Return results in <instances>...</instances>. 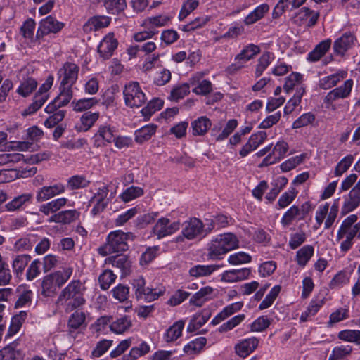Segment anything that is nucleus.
Masks as SVG:
<instances>
[{"label": "nucleus", "instance_id": "nucleus-1", "mask_svg": "<svg viewBox=\"0 0 360 360\" xmlns=\"http://www.w3.org/2000/svg\"><path fill=\"white\" fill-rule=\"evenodd\" d=\"M85 290L84 285L79 280H73L62 290L56 303L63 304L65 302V311L71 312L85 304Z\"/></svg>", "mask_w": 360, "mask_h": 360}, {"label": "nucleus", "instance_id": "nucleus-2", "mask_svg": "<svg viewBox=\"0 0 360 360\" xmlns=\"http://www.w3.org/2000/svg\"><path fill=\"white\" fill-rule=\"evenodd\" d=\"M237 236L230 232L219 234L213 237L208 244L207 257L211 259H219L221 256L238 248Z\"/></svg>", "mask_w": 360, "mask_h": 360}, {"label": "nucleus", "instance_id": "nucleus-3", "mask_svg": "<svg viewBox=\"0 0 360 360\" xmlns=\"http://www.w3.org/2000/svg\"><path fill=\"white\" fill-rule=\"evenodd\" d=\"M133 238L134 235L131 232L125 233L120 230L111 231L108 233L105 244L98 248V252L102 256H107L125 252L129 249L127 240Z\"/></svg>", "mask_w": 360, "mask_h": 360}, {"label": "nucleus", "instance_id": "nucleus-4", "mask_svg": "<svg viewBox=\"0 0 360 360\" xmlns=\"http://www.w3.org/2000/svg\"><path fill=\"white\" fill-rule=\"evenodd\" d=\"M73 269L66 267L56 271L43 278L41 282V295L45 297H53L58 288L62 287L71 277Z\"/></svg>", "mask_w": 360, "mask_h": 360}, {"label": "nucleus", "instance_id": "nucleus-5", "mask_svg": "<svg viewBox=\"0 0 360 360\" xmlns=\"http://www.w3.org/2000/svg\"><path fill=\"white\" fill-rule=\"evenodd\" d=\"M123 94L125 104L129 108H139L146 101V95L137 82L126 84Z\"/></svg>", "mask_w": 360, "mask_h": 360}, {"label": "nucleus", "instance_id": "nucleus-6", "mask_svg": "<svg viewBox=\"0 0 360 360\" xmlns=\"http://www.w3.org/2000/svg\"><path fill=\"white\" fill-rule=\"evenodd\" d=\"M131 285L137 300L150 302L158 299L162 295L161 292H153V289L146 287V280L141 276L134 278L131 282Z\"/></svg>", "mask_w": 360, "mask_h": 360}, {"label": "nucleus", "instance_id": "nucleus-7", "mask_svg": "<svg viewBox=\"0 0 360 360\" xmlns=\"http://www.w3.org/2000/svg\"><path fill=\"white\" fill-rule=\"evenodd\" d=\"M73 97L72 86L60 84L59 94L46 108L47 113L53 112L60 108L66 106Z\"/></svg>", "mask_w": 360, "mask_h": 360}, {"label": "nucleus", "instance_id": "nucleus-8", "mask_svg": "<svg viewBox=\"0 0 360 360\" xmlns=\"http://www.w3.org/2000/svg\"><path fill=\"white\" fill-rule=\"evenodd\" d=\"M181 234L185 238L192 240H202L204 238L202 233V221L197 217H191L183 224Z\"/></svg>", "mask_w": 360, "mask_h": 360}, {"label": "nucleus", "instance_id": "nucleus-9", "mask_svg": "<svg viewBox=\"0 0 360 360\" xmlns=\"http://www.w3.org/2000/svg\"><path fill=\"white\" fill-rule=\"evenodd\" d=\"M64 27V23L59 22L52 15H49L39 22L36 39L39 41L50 33H57Z\"/></svg>", "mask_w": 360, "mask_h": 360}, {"label": "nucleus", "instance_id": "nucleus-10", "mask_svg": "<svg viewBox=\"0 0 360 360\" xmlns=\"http://www.w3.org/2000/svg\"><path fill=\"white\" fill-rule=\"evenodd\" d=\"M79 67L75 63L66 62L58 71V75L60 79V84L73 86L77 79Z\"/></svg>", "mask_w": 360, "mask_h": 360}, {"label": "nucleus", "instance_id": "nucleus-11", "mask_svg": "<svg viewBox=\"0 0 360 360\" xmlns=\"http://www.w3.org/2000/svg\"><path fill=\"white\" fill-rule=\"evenodd\" d=\"M180 228L179 221L171 222L165 217L160 218L153 229V232L158 239L170 236L178 231Z\"/></svg>", "mask_w": 360, "mask_h": 360}, {"label": "nucleus", "instance_id": "nucleus-12", "mask_svg": "<svg viewBox=\"0 0 360 360\" xmlns=\"http://www.w3.org/2000/svg\"><path fill=\"white\" fill-rule=\"evenodd\" d=\"M356 41L355 35L351 32H346L336 39L333 45L334 53L338 56H345L346 52L351 49Z\"/></svg>", "mask_w": 360, "mask_h": 360}, {"label": "nucleus", "instance_id": "nucleus-13", "mask_svg": "<svg viewBox=\"0 0 360 360\" xmlns=\"http://www.w3.org/2000/svg\"><path fill=\"white\" fill-rule=\"evenodd\" d=\"M354 82L352 79H347L344 84L329 91L324 97V103L330 105L338 99L347 98L352 91Z\"/></svg>", "mask_w": 360, "mask_h": 360}, {"label": "nucleus", "instance_id": "nucleus-14", "mask_svg": "<svg viewBox=\"0 0 360 360\" xmlns=\"http://www.w3.org/2000/svg\"><path fill=\"white\" fill-rule=\"evenodd\" d=\"M289 148L285 141H279L274 147L272 153L266 156L262 161L259 167H267L279 162L284 158Z\"/></svg>", "mask_w": 360, "mask_h": 360}, {"label": "nucleus", "instance_id": "nucleus-15", "mask_svg": "<svg viewBox=\"0 0 360 360\" xmlns=\"http://www.w3.org/2000/svg\"><path fill=\"white\" fill-rule=\"evenodd\" d=\"M109 189L107 186H103L98 188L97 192L91 198V202H95L91 210V214L94 216L102 212L108 206L110 200L107 198Z\"/></svg>", "mask_w": 360, "mask_h": 360}, {"label": "nucleus", "instance_id": "nucleus-16", "mask_svg": "<svg viewBox=\"0 0 360 360\" xmlns=\"http://www.w3.org/2000/svg\"><path fill=\"white\" fill-rule=\"evenodd\" d=\"M118 41L112 32L106 34L98 46V52L103 59L110 58L117 48Z\"/></svg>", "mask_w": 360, "mask_h": 360}, {"label": "nucleus", "instance_id": "nucleus-17", "mask_svg": "<svg viewBox=\"0 0 360 360\" xmlns=\"http://www.w3.org/2000/svg\"><path fill=\"white\" fill-rule=\"evenodd\" d=\"M34 200V195L31 193L18 194L5 205L6 210L8 212L24 210L30 205Z\"/></svg>", "mask_w": 360, "mask_h": 360}, {"label": "nucleus", "instance_id": "nucleus-18", "mask_svg": "<svg viewBox=\"0 0 360 360\" xmlns=\"http://www.w3.org/2000/svg\"><path fill=\"white\" fill-rule=\"evenodd\" d=\"M25 352L17 340L7 345L0 350V360H23Z\"/></svg>", "mask_w": 360, "mask_h": 360}, {"label": "nucleus", "instance_id": "nucleus-19", "mask_svg": "<svg viewBox=\"0 0 360 360\" xmlns=\"http://www.w3.org/2000/svg\"><path fill=\"white\" fill-rule=\"evenodd\" d=\"M259 345V339L255 337L240 340L234 347L235 352L240 357L245 358L253 352Z\"/></svg>", "mask_w": 360, "mask_h": 360}, {"label": "nucleus", "instance_id": "nucleus-20", "mask_svg": "<svg viewBox=\"0 0 360 360\" xmlns=\"http://www.w3.org/2000/svg\"><path fill=\"white\" fill-rule=\"evenodd\" d=\"M65 190V186L62 184L44 186L37 191L36 200L37 202L46 201L59 194L63 193Z\"/></svg>", "mask_w": 360, "mask_h": 360}, {"label": "nucleus", "instance_id": "nucleus-21", "mask_svg": "<svg viewBox=\"0 0 360 360\" xmlns=\"http://www.w3.org/2000/svg\"><path fill=\"white\" fill-rule=\"evenodd\" d=\"M266 133L263 131L252 134L248 142L243 146L239 151L241 157L247 156L250 153L256 150L266 139Z\"/></svg>", "mask_w": 360, "mask_h": 360}, {"label": "nucleus", "instance_id": "nucleus-22", "mask_svg": "<svg viewBox=\"0 0 360 360\" xmlns=\"http://www.w3.org/2000/svg\"><path fill=\"white\" fill-rule=\"evenodd\" d=\"M111 22V18L105 15H94L90 18L83 25V30L90 33L102 28L107 27Z\"/></svg>", "mask_w": 360, "mask_h": 360}, {"label": "nucleus", "instance_id": "nucleus-23", "mask_svg": "<svg viewBox=\"0 0 360 360\" xmlns=\"http://www.w3.org/2000/svg\"><path fill=\"white\" fill-rule=\"evenodd\" d=\"M105 263L119 268L122 276H126L131 273V262L127 255H117L115 256H110L105 259Z\"/></svg>", "mask_w": 360, "mask_h": 360}, {"label": "nucleus", "instance_id": "nucleus-24", "mask_svg": "<svg viewBox=\"0 0 360 360\" xmlns=\"http://www.w3.org/2000/svg\"><path fill=\"white\" fill-rule=\"evenodd\" d=\"M347 72L345 70H340L337 72L321 78L319 86L324 90L330 89L335 86L341 80L346 78Z\"/></svg>", "mask_w": 360, "mask_h": 360}, {"label": "nucleus", "instance_id": "nucleus-25", "mask_svg": "<svg viewBox=\"0 0 360 360\" xmlns=\"http://www.w3.org/2000/svg\"><path fill=\"white\" fill-rule=\"evenodd\" d=\"M332 44L330 39H325L319 43L314 49L310 51L307 57V61L315 63L319 61L330 49Z\"/></svg>", "mask_w": 360, "mask_h": 360}, {"label": "nucleus", "instance_id": "nucleus-26", "mask_svg": "<svg viewBox=\"0 0 360 360\" xmlns=\"http://www.w3.org/2000/svg\"><path fill=\"white\" fill-rule=\"evenodd\" d=\"M212 126L211 120L206 116H201L191 122L193 136H204Z\"/></svg>", "mask_w": 360, "mask_h": 360}, {"label": "nucleus", "instance_id": "nucleus-27", "mask_svg": "<svg viewBox=\"0 0 360 360\" xmlns=\"http://www.w3.org/2000/svg\"><path fill=\"white\" fill-rule=\"evenodd\" d=\"M79 216V213L76 210H68L59 212L52 215L48 221L49 222L68 224L75 221Z\"/></svg>", "mask_w": 360, "mask_h": 360}, {"label": "nucleus", "instance_id": "nucleus-28", "mask_svg": "<svg viewBox=\"0 0 360 360\" xmlns=\"http://www.w3.org/2000/svg\"><path fill=\"white\" fill-rule=\"evenodd\" d=\"M306 0H279L275 6L273 12V18H278L282 15L285 9L288 8V4H291L290 10L295 9L302 6Z\"/></svg>", "mask_w": 360, "mask_h": 360}, {"label": "nucleus", "instance_id": "nucleus-29", "mask_svg": "<svg viewBox=\"0 0 360 360\" xmlns=\"http://www.w3.org/2000/svg\"><path fill=\"white\" fill-rule=\"evenodd\" d=\"M157 125L149 124L137 129L134 132V140L136 143L141 144L148 141L155 134Z\"/></svg>", "mask_w": 360, "mask_h": 360}, {"label": "nucleus", "instance_id": "nucleus-30", "mask_svg": "<svg viewBox=\"0 0 360 360\" xmlns=\"http://www.w3.org/2000/svg\"><path fill=\"white\" fill-rule=\"evenodd\" d=\"M211 312L209 309H204L201 313L196 314L191 320L188 327V332H194L201 328L210 318Z\"/></svg>", "mask_w": 360, "mask_h": 360}, {"label": "nucleus", "instance_id": "nucleus-31", "mask_svg": "<svg viewBox=\"0 0 360 360\" xmlns=\"http://www.w3.org/2000/svg\"><path fill=\"white\" fill-rule=\"evenodd\" d=\"M269 6L267 4H262L257 6L254 11L250 13L244 19L243 22L246 25H250L264 18L269 11Z\"/></svg>", "mask_w": 360, "mask_h": 360}, {"label": "nucleus", "instance_id": "nucleus-32", "mask_svg": "<svg viewBox=\"0 0 360 360\" xmlns=\"http://www.w3.org/2000/svg\"><path fill=\"white\" fill-rule=\"evenodd\" d=\"M27 316V311H21L18 314L12 317L10 326L5 337L6 339L14 335L19 331Z\"/></svg>", "mask_w": 360, "mask_h": 360}, {"label": "nucleus", "instance_id": "nucleus-33", "mask_svg": "<svg viewBox=\"0 0 360 360\" xmlns=\"http://www.w3.org/2000/svg\"><path fill=\"white\" fill-rule=\"evenodd\" d=\"M219 268V265H195L189 269V274L192 277H202L211 275Z\"/></svg>", "mask_w": 360, "mask_h": 360}, {"label": "nucleus", "instance_id": "nucleus-34", "mask_svg": "<svg viewBox=\"0 0 360 360\" xmlns=\"http://www.w3.org/2000/svg\"><path fill=\"white\" fill-rule=\"evenodd\" d=\"M314 252V248L311 245H304L296 252L295 260L297 264L302 267L307 265Z\"/></svg>", "mask_w": 360, "mask_h": 360}, {"label": "nucleus", "instance_id": "nucleus-35", "mask_svg": "<svg viewBox=\"0 0 360 360\" xmlns=\"http://www.w3.org/2000/svg\"><path fill=\"white\" fill-rule=\"evenodd\" d=\"M214 289L210 286L202 288L200 290L196 292L190 299L189 302L196 307H201L205 301H207L213 292Z\"/></svg>", "mask_w": 360, "mask_h": 360}, {"label": "nucleus", "instance_id": "nucleus-36", "mask_svg": "<svg viewBox=\"0 0 360 360\" xmlns=\"http://www.w3.org/2000/svg\"><path fill=\"white\" fill-rule=\"evenodd\" d=\"M259 52L260 49L258 46L250 44L246 46L240 53L236 56L235 60H238L239 63L243 65L244 63L254 58V56Z\"/></svg>", "mask_w": 360, "mask_h": 360}, {"label": "nucleus", "instance_id": "nucleus-37", "mask_svg": "<svg viewBox=\"0 0 360 360\" xmlns=\"http://www.w3.org/2000/svg\"><path fill=\"white\" fill-rule=\"evenodd\" d=\"M360 205V196L354 193V191H350L348 197L345 198L344 204L341 208V214L346 215L349 212L355 210Z\"/></svg>", "mask_w": 360, "mask_h": 360}, {"label": "nucleus", "instance_id": "nucleus-38", "mask_svg": "<svg viewBox=\"0 0 360 360\" xmlns=\"http://www.w3.org/2000/svg\"><path fill=\"white\" fill-rule=\"evenodd\" d=\"M131 320L128 316H123L112 321L110 325V330L117 333L122 334L131 326Z\"/></svg>", "mask_w": 360, "mask_h": 360}, {"label": "nucleus", "instance_id": "nucleus-39", "mask_svg": "<svg viewBox=\"0 0 360 360\" xmlns=\"http://www.w3.org/2000/svg\"><path fill=\"white\" fill-rule=\"evenodd\" d=\"M323 299H313L311 300L306 311H303L300 317L301 322H306L309 316H314L323 305Z\"/></svg>", "mask_w": 360, "mask_h": 360}, {"label": "nucleus", "instance_id": "nucleus-40", "mask_svg": "<svg viewBox=\"0 0 360 360\" xmlns=\"http://www.w3.org/2000/svg\"><path fill=\"white\" fill-rule=\"evenodd\" d=\"M99 116L100 113L98 112H92L91 111H88L84 112L80 117L81 126L78 131H88L98 120Z\"/></svg>", "mask_w": 360, "mask_h": 360}, {"label": "nucleus", "instance_id": "nucleus-41", "mask_svg": "<svg viewBox=\"0 0 360 360\" xmlns=\"http://www.w3.org/2000/svg\"><path fill=\"white\" fill-rule=\"evenodd\" d=\"M86 314L83 311H75L69 317L68 327L70 332L79 329L85 324Z\"/></svg>", "mask_w": 360, "mask_h": 360}, {"label": "nucleus", "instance_id": "nucleus-42", "mask_svg": "<svg viewBox=\"0 0 360 360\" xmlns=\"http://www.w3.org/2000/svg\"><path fill=\"white\" fill-rule=\"evenodd\" d=\"M98 103V100L95 98H81L77 101L73 100L71 103L72 109L75 112H82L91 108Z\"/></svg>", "mask_w": 360, "mask_h": 360}, {"label": "nucleus", "instance_id": "nucleus-43", "mask_svg": "<svg viewBox=\"0 0 360 360\" xmlns=\"http://www.w3.org/2000/svg\"><path fill=\"white\" fill-rule=\"evenodd\" d=\"M184 327V321L181 320L175 322L171 326L165 334L166 342H169L177 340L181 335Z\"/></svg>", "mask_w": 360, "mask_h": 360}, {"label": "nucleus", "instance_id": "nucleus-44", "mask_svg": "<svg viewBox=\"0 0 360 360\" xmlns=\"http://www.w3.org/2000/svg\"><path fill=\"white\" fill-rule=\"evenodd\" d=\"M150 351V346L146 342H142L138 347H134L131 349L129 354L124 355L123 360H136Z\"/></svg>", "mask_w": 360, "mask_h": 360}, {"label": "nucleus", "instance_id": "nucleus-45", "mask_svg": "<svg viewBox=\"0 0 360 360\" xmlns=\"http://www.w3.org/2000/svg\"><path fill=\"white\" fill-rule=\"evenodd\" d=\"M274 58V54L269 51H266L261 56L258 60V63L255 70L256 77H259L262 75Z\"/></svg>", "mask_w": 360, "mask_h": 360}, {"label": "nucleus", "instance_id": "nucleus-46", "mask_svg": "<svg viewBox=\"0 0 360 360\" xmlns=\"http://www.w3.org/2000/svg\"><path fill=\"white\" fill-rule=\"evenodd\" d=\"M31 259V256L29 255H20L15 257L12 263L13 272L17 276L22 274L25 268Z\"/></svg>", "mask_w": 360, "mask_h": 360}, {"label": "nucleus", "instance_id": "nucleus-47", "mask_svg": "<svg viewBox=\"0 0 360 360\" xmlns=\"http://www.w3.org/2000/svg\"><path fill=\"white\" fill-rule=\"evenodd\" d=\"M164 104V101L160 98H154L146 107L141 109V113L144 117L149 119L156 111L160 110Z\"/></svg>", "mask_w": 360, "mask_h": 360}, {"label": "nucleus", "instance_id": "nucleus-48", "mask_svg": "<svg viewBox=\"0 0 360 360\" xmlns=\"http://www.w3.org/2000/svg\"><path fill=\"white\" fill-rule=\"evenodd\" d=\"M207 340L204 337H200L191 341L184 347V351L187 354L199 353L205 346Z\"/></svg>", "mask_w": 360, "mask_h": 360}, {"label": "nucleus", "instance_id": "nucleus-49", "mask_svg": "<svg viewBox=\"0 0 360 360\" xmlns=\"http://www.w3.org/2000/svg\"><path fill=\"white\" fill-rule=\"evenodd\" d=\"M49 97V95L37 92L33 98V102L25 110L26 114L32 115L36 112L48 100Z\"/></svg>", "mask_w": 360, "mask_h": 360}, {"label": "nucleus", "instance_id": "nucleus-50", "mask_svg": "<svg viewBox=\"0 0 360 360\" xmlns=\"http://www.w3.org/2000/svg\"><path fill=\"white\" fill-rule=\"evenodd\" d=\"M352 352L350 345H340L335 347L328 357V360H345L344 359Z\"/></svg>", "mask_w": 360, "mask_h": 360}, {"label": "nucleus", "instance_id": "nucleus-51", "mask_svg": "<svg viewBox=\"0 0 360 360\" xmlns=\"http://www.w3.org/2000/svg\"><path fill=\"white\" fill-rule=\"evenodd\" d=\"M104 6L111 14H119L127 7L125 0H104Z\"/></svg>", "mask_w": 360, "mask_h": 360}, {"label": "nucleus", "instance_id": "nucleus-52", "mask_svg": "<svg viewBox=\"0 0 360 360\" xmlns=\"http://www.w3.org/2000/svg\"><path fill=\"white\" fill-rule=\"evenodd\" d=\"M338 338L341 340L360 345V330H341L338 333Z\"/></svg>", "mask_w": 360, "mask_h": 360}, {"label": "nucleus", "instance_id": "nucleus-53", "mask_svg": "<svg viewBox=\"0 0 360 360\" xmlns=\"http://www.w3.org/2000/svg\"><path fill=\"white\" fill-rule=\"evenodd\" d=\"M281 287L278 285L274 286L270 292L266 295L265 298L262 301L259 305V309L263 310L269 308L272 305L279 292H281Z\"/></svg>", "mask_w": 360, "mask_h": 360}, {"label": "nucleus", "instance_id": "nucleus-54", "mask_svg": "<svg viewBox=\"0 0 360 360\" xmlns=\"http://www.w3.org/2000/svg\"><path fill=\"white\" fill-rule=\"evenodd\" d=\"M300 214V210L298 206L293 205L283 214L281 224L283 227L290 226L295 218Z\"/></svg>", "mask_w": 360, "mask_h": 360}, {"label": "nucleus", "instance_id": "nucleus-55", "mask_svg": "<svg viewBox=\"0 0 360 360\" xmlns=\"http://www.w3.org/2000/svg\"><path fill=\"white\" fill-rule=\"evenodd\" d=\"M37 86V81L33 78H27L21 83L17 92L23 97L28 96Z\"/></svg>", "mask_w": 360, "mask_h": 360}, {"label": "nucleus", "instance_id": "nucleus-56", "mask_svg": "<svg viewBox=\"0 0 360 360\" xmlns=\"http://www.w3.org/2000/svg\"><path fill=\"white\" fill-rule=\"evenodd\" d=\"M90 181L83 175H74L68 179V186L71 190H77L87 187Z\"/></svg>", "mask_w": 360, "mask_h": 360}, {"label": "nucleus", "instance_id": "nucleus-57", "mask_svg": "<svg viewBox=\"0 0 360 360\" xmlns=\"http://www.w3.org/2000/svg\"><path fill=\"white\" fill-rule=\"evenodd\" d=\"M190 93V86L187 83L174 86L171 91L169 98L172 101H178Z\"/></svg>", "mask_w": 360, "mask_h": 360}, {"label": "nucleus", "instance_id": "nucleus-58", "mask_svg": "<svg viewBox=\"0 0 360 360\" xmlns=\"http://www.w3.org/2000/svg\"><path fill=\"white\" fill-rule=\"evenodd\" d=\"M245 319V315L244 314H240L234 317L231 318L226 323H224L221 325L218 329L220 333H225L229 331L238 326L241 322L244 321Z\"/></svg>", "mask_w": 360, "mask_h": 360}, {"label": "nucleus", "instance_id": "nucleus-59", "mask_svg": "<svg viewBox=\"0 0 360 360\" xmlns=\"http://www.w3.org/2000/svg\"><path fill=\"white\" fill-rule=\"evenodd\" d=\"M272 319L267 316H261L255 319L250 325L251 331L262 332L271 323Z\"/></svg>", "mask_w": 360, "mask_h": 360}, {"label": "nucleus", "instance_id": "nucleus-60", "mask_svg": "<svg viewBox=\"0 0 360 360\" xmlns=\"http://www.w3.org/2000/svg\"><path fill=\"white\" fill-rule=\"evenodd\" d=\"M297 192L295 188H292L288 191L284 192L279 198L277 205L279 209L285 208L288 206L296 198Z\"/></svg>", "mask_w": 360, "mask_h": 360}, {"label": "nucleus", "instance_id": "nucleus-61", "mask_svg": "<svg viewBox=\"0 0 360 360\" xmlns=\"http://www.w3.org/2000/svg\"><path fill=\"white\" fill-rule=\"evenodd\" d=\"M116 278L117 276L113 274L112 271L105 270L98 278L101 288L104 290H108Z\"/></svg>", "mask_w": 360, "mask_h": 360}, {"label": "nucleus", "instance_id": "nucleus-62", "mask_svg": "<svg viewBox=\"0 0 360 360\" xmlns=\"http://www.w3.org/2000/svg\"><path fill=\"white\" fill-rule=\"evenodd\" d=\"M112 340L103 339L97 342L95 348L91 352L93 358H99L102 356L111 347Z\"/></svg>", "mask_w": 360, "mask_h": 360}, {"label": "nucleus", "instance_id": "nucleus-63", "mask_svg": "<svg viewBox=\"0 0 360 360\" xmlns=\"http://www.w3.org/2000/svg\"><path fill=\"white\" fill-rule=\"evenodd\" d=\"M251 256L245 252H238L229 255L228 262L231 265H238L250 262Z\"/></svg>", "mask_w": 360, "mask_h": 360}, {"label": "nucleus", "instance_id": "nucleus-64", "mask_svg": "<svg viewBox=\"0 0 360 360\" xmlns=\"http://www.w3.org/2000/svg\"><path fill=\"white\" fill-rule=\"evenodd\" d=\"M143 195V190L140 187L131 186L127 188L120 195V198L125 202Z\"/></svg>", "mask_w": 360, "mask_h": 360}]
</instances>
